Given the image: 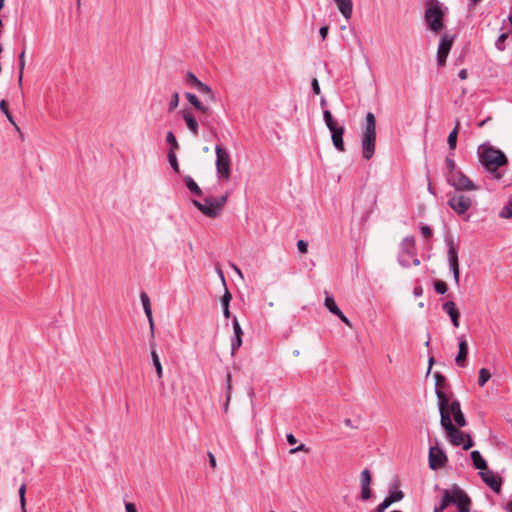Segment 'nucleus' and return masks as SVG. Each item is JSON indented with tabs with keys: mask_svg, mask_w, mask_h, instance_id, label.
<instances>
[{
	"mask_svg": "<svg viewBox=\"0 0 512 512\" xmlns=\"http://www.w3.org/2000/svg\"><path fill=\"white\" fill-rule=\"evenodd\" d=\"M459 125V122H457L455 128L448 135V145L451 150L456 148Z\"/></svg>",
	"mask_w": 512,
	"mask_h": 512,
	"instance_id": "30",
	"label": "nucleus"
},
{
	"mask_svg": "<svg viewBox=\"0 0 512 512\" xmlns=\"http://www.w3.org/2000/svg\"><path fill=\"white\" fill-rule=\"evenodd\" d=\"M230 381H231V375H230V374H228V376H227V387H228V389H230V388H231Z\"/></svg>",
	"mask_w": 512,
	"mask_h": 512,
	"instance_id": "63",
	"label": "nucleus"
},
{
	"mask_svg": "<svg viewBox=\"0 0 512 512\" xmlns=\"http://www.w3.org/2000/svg\"><path fill=\"white\" fill-rule=\"evenodd\" d=\"M413 257V264L418 266L420 260L416 257L415 238L413 236L405 237L400 243V253L398 256L399 264L402 267H409V258Z\"/></svg>",
	"mask_w": 512,
	"mask_h": 512,
	"instance_id": "9",
	"label": "nucleus"
},
{
	"mask_svg": "<svg viewBox=\"0 0 512 512\" xmlns=\"http://www.w3.org/2000/svg\"><path fill=\"white\" fill-rule=\"evenodd\" d=\"M435 378V393L438 400L439 412L444 410H451L454 422L458 427L466 426V419L462 413L460 403L456 400L450 401L445 392L446 380L440 373L434 374Z\"/></svg>",
	"mask_w": 512,
	"mask_h": 512,
	"instance_id": "1",
	"label": "nucleus"
},
{
	"mask_svg": "<svg viewBox=\"0 0 512 512\" xmlns=\"http://www.w3.org/2000/svg\"><path fill=\"white\" fill-rule=\"evenodd\" d=\"M179 104V93L174 92L171 96V100L169 102V112H172Z\"/></svg>",
	"mask_w": 512,
	"mask_h": 512,
	"instance_id": "42",
	"label": "nucleus"
},
{
	"mask_svg": "<svg viewBox=\"0 0 512 512\" xmlns=\"http://www.w3.org/2000/svg\"><path fill=\"white\" fill-rule=\"evenodd\" d=\"M297 248L301 254H306L308 251V243L304 240H299L297 242Z\"/></svg>",
	"mask_w": 512,
	"mask_h": 512,
	"instance_id": "46",
	"label": "nucleus"
},
{
	"mask_svg": "<svg viewBox=\"0 0 512 512\" xmlns=\"http://www.w3.org/2000/svg\"><path fill=\"white\" fill-rule=\"evenodd\" d=\"M344 18L350 19L353 12L352 0H333Z\"/></svg>",
	"mask_w": 512,
	"mask_h": 512,
	"instance_id": "24",
	"label": "nucleus"
},
{
	"mask_svg": "<svg viewBox=\"0 0 512 512\" xmlns=\"http://www.w3.org/2000/svg\"><path fill=\"white\" fill-rule=\"evenodd\" d=\"M420 231L422 236L425 238H429L432 236V229L427 225L421 226Z\"/></svg>",
	"mask_w": 512,
	"mask_h": 512,
	"instance_id": "47",
	"label": "nucleus"
},
{
	"mask_svg": "<svg viewBox=\"0 0 512 512\" xmlns=\"http://www.w3.org/2000/svg\"><path fill=\"white\" fill-rule=\"evenodd\" d=\"M444 11L439 2L431 3L425 11V22L429 29L438 33L443 28Z\"/></svg>",
	"mask_w": 512,
	"mask_h": 512,
	"instance_id": "8",
	"label": "nucleus"
},
{
	"mask_svg": "<svg viewBox=\"0 0 512 512\" xmlns=\"http://www.w3.org/2000/svg\"><path fill=\"white\" fill-rule=\"evenodd\" d=\"M446 165V173L445 179L446 182L452 186L456 191H477L479 190V185L472 181L458 165L456 162L450 158L446 157L445 159Z\"/></svg>",
	"mask_w": 512,
	"mask_h": 512,
	"instance_id": "2",
	"label": "nucleus"
},
{
	"mask_svg": "<svg viewBox=\"0 0 512 512\" xmlns=\"http://www.w3.org/2000/svg\"><path fill=\"white\" fill-rule=\"evenodd\" d=\"M433 363H434V358L433 357L429 358L427 374H429L431 372Z\"/></svg>",
	"mask_w": 512,
	"mask_h": 512,
	"instance_id": "60",
	"label": "nucleus"
},
{
	"mask_svg": "<svg viewBox=\"0 0 512 512\" xmlns=\"http://www.w3.org/2000/svg\"><path fill=\"white\" fill-rule=\"evenodd\" d=\"M323 118H324L327 128L331 132V140H332L333 146L339 152H344L345 151V145H344V141H343V134L345 131L344 127L340 126L336 123V121L334 120V118L329 110L323 111Z\"/></svg>",
	"mask_w": 512,
	"mask_h": 512,
	"instance_id": "7",
	"label": "nucleus"
},
{
	"mask_svg": "<svg viewBox=\"0 0 512 512\" xmlns=\"http://www.w3.org/2000/svg\"><path fill=\"white\" fill-rule=\"evenodd\" d=\"M414 294H415V296H420L422 294V289L421 288L415 289Z\"/></svg>",
	"mask_w": 512,
	"mask_h": 512,
	"instance_id": "62",
	"label": "nucleus"
},
{
	"mask_svg": "<svg viewBox=\"0 0 512 512\" xmlns=\"http://www.w3.org/2000/svg\"><path fill=\"white\" fill-rule=\"evenodd\" d=\"M208 458H209V464H210L211 468L216 469L217 462H216V458L212 452H208Z\"/></svg>",
	"mask_w": 512,
	"mask_h": 512,
	"instance_id": "51",
	"label": "nucleus"
},
{
	"mask_svg": "<svg viewBox=\"0 0 512 512\" xmlns=\"http://www.w3.org/2000/svg\"><path fill=\"white\" fill-rule=\"evenodd\" d=\"M312 89L315 94H320V86L317 79H313Z\"/></svg>",
	"mask_w": 512,
	"mask_h": 512,
	"instance_id": "53",
	"label": "nucleus"
},
{
	"mask_svg": "<svg viewBox=\"0 0 512 512\" xmlns=\"http://www.w3.org/2000/svg\"><path fill=\"white\" fill-rule=\"evenodd\" d=\"M454 418L451 410H444L440 412L441 426L444 428L449 442L453 446H461L464 450H468L473 446L471 437L460 431L454 424Z\"/></svg>",
	"mask_w": 512,
	"mask_h": 512,
	"instance_id": "4",
	"label": "nucleus"
},
{
	"mask_svg": "<svg viewBox=\"0 0 512 512\" xmlns=\"http://www.w3.org/2000/svg\"><path fill=\"white\" fill-rule=\"evenodd\" d=\"M506 511L507 512H512V499H511V502L507 504Z\"/></svg>",
	"mask_w": 512,
	"mask_h": 512,
	"instance_id": "61",
	"label": "nucleus"
},
{
	"mask_svg": "<svg viewBox=\"0 0 512 512\" xmlns=\"http://www.w3.org/2000/svg\"><path fill=\"white\" fill-rule=\"evenodd\" d=\"M482 480L495 492H499L501 488V479L492 471L484 470L480 472Z\"/></svg>",
	"mask_w": 512,
	"mask_h": 512,
	"instance_id": "19",
	"label": "nucleus"
},
{
	"mask_svg": "<svg viewBox=\"0 0 512 512\" xmlns=\"http://www.w3.org/2000/svg\"><path fill=\"white\" fill-rule=\"evenodd\" d=\"M376 143V119L373 113L368 112L366 115V124L363 129L361 148L362 156L366 160L373 157Z\"/></svg>",
	"mask_w": 512,
	"mask_h": 512,
	"instance_id": "6",
	"label": "nucleus"
},
{
	"mask_svg": "<svg viewBox=\"0 0 512 512\" xmlns=\"http://www.w3.org/2000/svg\"><path fill=\"white\" fill-rule=\"evenodd\" d=\"M458 76H459V78H460L461 80H465V79H467V77H468V72H467V70H466V69H462V70H460V72H459Z\"/></svg>",
	"mask_w": 512,
	"mask_h": 512,
	"instance_id": "57",
	"label": "nucleus"
},
{
	"mask_svg": "<svg viewBox=\"0 0 512 512\" xmlns=\"http://www.w3.org/2000/svg\"><path fill=\"white\" fill-rule=\"evenodd\" d=\"M168 160H169V163H170L173 171L175 173H179L180 172V168H179V164H178V161H177V158H176L175 151H172V150L168 151Z\"/></svg>",
	"mask_w": 512,
	"mask_h": 512,
	"instance_id": "36",
	"label": "nucleus"
},
{
	"mask_svg": "<svg viewBox=\"0 0 512 512\" xmlns=\"http://www.w3.org/2000/svg\"><path fill=\"white\" fill-rule=\"evenodd\" d=\"M507 38V35L506 34H502L499 36L497 42H496V45L499 49H501L500 47V44L503 43L505 41V39Z\"/></svg>",
	"mask_w": 512,
	"mask_h": 512,
	"instance_id": "58",
	"label": "nucleus"
},
{
	"mask_svg": "<svg viewBox=\"0 0 512 512\" xmlns=\"http://www.w3.org/2000/svg\"><path fill=\"white\" fill-rule=\"evenodd\" d=\"M453 40V37L448 34L441 36L437 50V63L439 66H443L446 63V59L451 50Z\"/></svg>",
	"mask_w": 512,
	"mask_h": 512,
	"instance_id": "12",
	"label": "nucleus"
},
{
	"mask_svg": "<svg viewBox=\"0 0 512 512\" xmlns=\"http://www.w3.org/2000/svg\"><path fill=\"white\" fill-rule=\"evenodd\" d=\"M447 460L444 452L437 446L429 449V467L433 470L441 468Z\"/></svg>",
	"mask_w": 512,
	"mask_h": 512,
	"instance_id": "14",
	"label": "nucleus"
},
{
	"mask_svg": "<svg viewBox=\"0 0 512 512\" xmlns=\"http://www.w3.org/2000/svg\"><path fill=\"white\" fill-rule=\"evenodd\" d=\"M458 339H459V349H458V353L455 358V363L459 367H465L466 366V357L468 354V344H467L466 339L463 336L459 337Z\"/></svg>",
	"mask_w": 512,
	"mask_h": 512,
	"instance_id": "20",
	"label": "nucleus"
},
{
	"mask_svg": "<svg viewBox=\"0 0 512 512\" xmlns=\"http://www.w3.org/2000/svg\"><path fill=\"white\" fill-rule=\"evenodd\" d=\"M19 499H20V506H21V511L22 512H27L26 511V497H25V494H26V484L23 483L20 488H19Z\"/></svg>",
	"mask_w": 512,
	"mask_h": 512,
	"instance_id": "38",
	"label": "nucleus"
},
{
	"mask_svg": "<svg viewBox=\"0 0 512 512\" xmlns=\"http://www.w3.org/2000/svg\"><path fill=\"white\" fill-rule=\"evenodd\" d=\"M498 168H493L492 170H486L490 175H491V178L495 179V180H500L502 178V174L500 172L497 171Z\"/></svg>",
	"mask_w": 512,
	"mask_h": 512,
	"instance_id": "50",
	"label": "nucleus"
},
{
	"mask_svg": "<svg viewBox=\"0 0 512 512\" xmlns=\"http://www.w3.org/2000/svg\"><path fill=\"white\" fill-rule=\"evenodd\" d=\"M199 93L204 96H207L209 99L214 100L215 95L212 89L205 83L201 82L200 85L196 88Z\"/></svg>",
	"mask_w": 512,
	"mask_h": 512,
	"instance_id": "32",
	"label": "nucleus"
},
{
	"mask_svg": "<svg viewBox=\"0 0 512 512\" xmlns=\"http://www.w3.org/2000/svg\"><path fill=\"white\" fill-rule=\"evenodd\" d=\"M184 182L186 184V187L195 195L197 196H201L202 195V190L200 189V187L198 186V184L190 177V176H185L184 178Z\"/></svg>",
	"mask_w": 512,
	"mask_h": 512,
	"instance_id": "27",
	"label": "nucleus"
},
{
	"mask_svg": "<svg viewBox=\"0 0 512 512\" xmlns=\"http://www.w3.org/2000/svg\"><path fill=\"white\" fill-rule=\"evenodd\" d=\"M223 315H224V317H225L226 319H229V318H230L231 314H230L229 307H225V308L223 309Z\"/></svg>",
	"mask_w": 512,
	"mask_h": 512,
	"instance_id": "59",
	"label": "nucleus"
},
{
	"mask_svg": "<svg viewBox=\"0 0 512 512\" xmlns=\"http://www.w3.org/2000/svg\"><path fill=\"white\" fill-rule=\"evenodd\" d=\"M181 115L187 125V128L191 131L193 135L197 136L199 133V123L191 109H183L181 111Z\"/></svg>",
	"mask_w": 512,
	"mask_h": 512,
	"instance_id": "18",
	"label": "nucleus"
},
{
	"mask_svg": "<svg viewBox=\"0 0 512 512\" xmlns=\"http://www.w3.org/2000/svg\"><path fill=\"white\" fill-rule=\"evenodd\" d=\"M201 81L191 71H188L185 76V84L193 88H197Z\"/></svg>",
	"mask_w": 512,
	"mask_h": 512,
	"instance_id": "31",
	"label": "nucleus"
},
{
	"mask_svg": "<svg viewBox=\"0 0 512 512\" xmlns=\"http://www.w3.org/2000/svg\"><path fill=\"white\" fill-rule=\"evenodd\" d=\"M297 452H308V448L305 446V444H300L299 446L290 449V454H295Z\"/></svg>",
	"mask_w": 512,
	"mask_h": 512,
	"instance_id": "49",
	"label": "nucleus"
},
{
	"mask_svg": "<svg viewBox=\"0 0 512 512\" xmlns=\"http://www.w3.org/2000/svg\"><path fill=\"white\" fill-rule=\"evenodd\" d=\"M185 97L191 103V105L201 114L208 115L210 113V108L208 106L203 105V103L198 99V97L195 94L191 92H186Z\"/></svg>",
	"mask_w": 512,
	"mask_h": 512,
	"instance_id": "23",
	"label": "nucleus"
},
{
	"mask_svg": "<svg viewBox=\"0 0 512 512\" xmlns=\"http://www.w3.org/2000/svg\"><path fill=\"white\" fill-rule=\"evenodd\" d=\"M212 111L210 110V113L208 115L202 114V116L199 118L200 123L202 126L206 127L209 130L213 129L212 122L209 120V116L211 115Z\"/></svg>",
	"mask_w": 512,
	"mask_h": 512,
	"instance_id": "41",
	"label": "nucleus"
},
{
	"mask_svg": "<svg viewBox=\"0 0 512 512\" xmlns=\"http://www.w3.org/2000/svg\"><path fill=\"white\" fill-rule=\"evenodd\" d=\"M0 110L5 114L6 118L8 119V121L14 125V127L19 130V127L17 126V124L15 123L14 119H13V116L11 115L10 111H9V108H8V103L6 100H1L0 101Z\"/></svg>",
	"mask_w": 512,
	"mask_h": 512,
	"instance_id": "28",
	"label": "nucleus"
},
{
	"mask_svg": "<svg viewBox=\"0 0 512 512\" xmlns=\"http://www.w3.org/2000/svg\"><path fill=\"white\" fill-rule=\"evenodd\" d=\"M324 306L334 315H336L346 326L352 328L351 321L343 314V312L336 305L333 296L326 294Z\"/></svg>",
	"mask_w": 512,
	"mask_h": 512,
	"instance_id": "15",
	"label": "nucleus"
},
{
	"mask_svg": "<svg viewBox=\"0 0 512 512\" xmlns=\"http://www.w3.org/2000/svg\"><path fill=\"white\" fill-rule=\"evenodd\" d=\"M233 328H234V337L232 339V352H234L235 350H237L241 344H242V329H241V326L237 320V318H234L233 320Z\"/></svg>",
	"mask_w": 512,
	"mask_h": 512,
	"instance_id": "25",
	"label": "nucleus"
},
{
	"mask_svg": "<svg viewBox=\"0 0 512 512\" xmlns=\"http://www.w3.org/2000/svg\"><path fill=\"white\" fill-rule=\"evenodd\" d=\"M403 492L402 491H394L387 496V498L392 501V504L394 502L400 501L403 498Z\"/></svg>",
	"mask_w": 512,
	"mask_h": 512,
	"instance_id": "44",
	"label": "nucleus"
},
{
	"mask_svg": "<svg viewBox=\"0 0 512 512\" xmlns=\"http://www.w3.org/2000/svg\"><path fill=\"white\" fill-rule=\"evenodd\" d=\"M24 68H25V50H23L19 55V75H18L19 85L22 84Z\"/></svg>",
	"mask_w": 512,
	"mask_h": 512,
	"instance_id": "39",
	"label": "nucleus"
},
{
	"mask_svg": "<svg viewBox=\"0 0 512 512\" xmlns=\"http://www.w3.org/2000/svg\"><path fill=\"white\" fill-rule=\"evenodd\" d=\"M227 198H228V196H227V194H225L217 199H213V205H214V208L216 209V211L218 212V215L220 214L224 205L226 204Z\"/></svg>",
	"mask_w": 512,
	"mask_h": 512,
	"instance_id": "37",
	"label": "nucleus"
},
{
	"mask_svg": "<svg viewBox=\"0 0 512 512\" xmlns=\"http://www.w3.org/2000/svg\"><path fill=\"white\" fill-rule=\"evenodd\" d=\"M217 273H218V276L220 277V279H221V281L223 283L224 288L227 287L226 286V281H225V276H224V273L221 270V268H217Z\"/></svg>",
	"mask_w": 512,
	"mask_h": 512,
	"instance_id": "56",
	"label": "nucleus"
},
{
	"mask_svg": "<svg viewBox=\"0 0 512 512\" xmlns=\"http://www.w3.org/2000/svg\"><path fill=\"white\" fill-rule=\"evenodd\" d=\"M232 299V295L231 293L229 292L228 288L225 287L224 288V294L222 295L221 297V305H222V308L224 309L225 307H229V304H230V301Z\"/></svg>",
	"mask_w": 512,
	"mask_h": 512,
	"instance_id": "40",
	"label": "nucleus"
},
{
	"mask_svg": "<svg viewBox=\"0 0 512 512\" xmlns=\"http://www.w3.org/2000/svg\"><path fill=\"white\" fill-rule=\"evenodd\" d=\"M140 299L143 305L144 312L149 321L150 327V338L155 339V331H154V320L152 316L151 302L149 296L145 292H141Z\"/></svg>",
	"mask_w": 512,
	"mask_h": 512,
	"instance_id": "17",
	"label": "nucleus"
},
{
	"mask_svg": "<svg viewBox=\"0 0 512 512\" xmlns=\"http://www.w3.org/2000/svg\"><path fill=\"white\" fill-rule=\"evenodd\" d=\"M371 480H372V477H371L370 471L367 470V469H364L361 472V476H360V485H361V487H370Z\"/></svg>",
	"mask_w": 512,
	"mask_h": 512,
	"instance_id": "34",
	"label": "nucleus"
},
{
	"mask_svg": "<svg viewBox=\"0 0 512 512\" xmlns=\"http://www.w3.org/2000/svg\"><path fill=\"white\" fill-rule=\"evenodd\" d=\"M480 164L485 170H492L507 164L508 159L506 155L494 146L484 143L477 149Z\"/></svg>",
	"mask_w": 512,
	"mask_h": 512,
	"instance_id": "5",
	"label": "nucleus"
},
{
	"mask_svg": "<svg viewBox=\"0 0 512 512\" xmlns=\"http://www.w3.org/2000/svg\"><path fill=\"white\" fill-rule=\"evenodd\" d=\"M166 141L170 146L169 150L175 151L179 148V144L177 139L172 131H168L166 135Z\"/></svg>",
	"mask_w": 512,
	"mask_h": 512,
	"instance_id": "35",
	"label": "nucleus"
},
{
	"mask_svg": "<svg viewBox=\"0 0 512 512\" xmlns=\"http://www.w3.org/2000/svg\"><path fill=\"white\" fill-rule=\"evenodd\" d=\"M126 512H137L136 506L134 503L126 502L125 503Z\"/></svg>",
	"mask_w": 512,
	"mask_h": 512,
	"instance_id": "52",
	"label": "nucleus"
},
{
	"mask_svg": "<svg viewBox=\"0 0 512 512\" xmlns=\"http://www.w3.org/2000/svg\"><path fill=\"white\" fill-rule=\"evenodd\" d=\"M192 203L206 216L210 218H216L218 216V212L214 208L213 199L205 198L204 203H201L198 200L193 199Z\"/></svg>",
	"mask_w": 512,
	"mask_h": 512,
	"instance_id": "16",
	"label": "nucleus"
},
{
	"mask_svg": "<svg viewBox=\"0 0 512 512\" xmlns=\"http://www.w3.org/2000/svg\"><path fill=\"white\" fill-rule=\"evenodd\" d=\"M371 497V489L370 487H361V498L363 500H368Z\"/></svg>",
	"mask_w": 512,
	"mask_h": 512,
	"instance_id": "48",
	"label": "nucleus"
},
{
	"mask_svg": "<svg viewBox=\"0 0 512 512\" xmlns=\"http://www.w3.org/2000/svg\"><path fill=\"white\" fill-rule=\"evenodd\" d=\"M447 254H448V262H449L450 270L453 274L455 284L459 285L460 272H459L458 251H457V247L454 245L453 242L449 243Z\"/></svg>",
	"mask_w": 512,
	"mask_h": 512,
	"instance_id": "13",
	"label": "nucleus"
},
{
	"mask_svg": "<svg viewBox=\"0 0 512 512\" xmlns=\"http://www.w3.org/2000/svg\"><path fill=\"white\" fill-rule=\"evenodd\" d=\"M499 217L503 219L512 218V196L509 198L507 204L501 208Z\"/></svg>",
	"mask_w": 512,
	"mask_h": 512,
	"instance_id": "29",
	"label": "nucleus"
},
{
	"mask_svg": "<svg viewBox=\"0 0 512 512\" xmlns=\"http://www.w3.org/2000/svg\"><path fill=\"white\" fill-rule=\"evenodd\" d=\"M392 505V501H390L387 497L377 506V512H384Z\"/></svg>",
	"mask_w": 512,
	"mask_h": 512,
	"instance_id": "45",
	"label": "nucleus"
},
{
	"mask_svg": "<svg viewBox=\"0 0 512 512\" xmlns=\"http://www.w3.org/2000/svg\"><path fill=\"white\" fill-rule=\"evenodd\" d=\"M233 268L241 277H243L242 273H241V270L239 268H237L235 265H233Z\"/></svg>",
	"mask_w": 512,
	"mask_h": 512,
	"instance_id": "64",
	"label": "nucleus"
},
{
	"mask_svg": "<svg viewBox=\"0 0 512 512\" xmlns=\"http://www.w3.org/2000/svg\"><path fill=\"white\" fill-rule=\"evenodd\" d=\"M150 347H151V359H152L153 365L155 367L157 377H158V379H162L163 368H162V364L160 362L159 356L156 352V343H155L154 339H152V338L150 339Z\"/></svg>",
	"mask_w": 512,
	"mask_h": 512,
	"instance_id": "22",
	"label": "nucleus"
},
{
	"mask_svg": "<svg viewBox=\"0 0 512 512\" xmlns=\"http://www.w3.org/2000/svg\"><path fill=\"white\" fill-rule=\"evenodd\" d=\"M216 152V168L219 177L228 180L230 178V158L227 151L220 145L215 147Z\"/></svg>",
	"mask_w": 512,
	"mask_h": 512,
	"instance_id": "11",
	"label": "nucleus"
},
{
	"mask_svg": "<svg viewBox=\"0 0 512 512\" xmlns=\"http://www.w3.org/2000/svg\"><path fill=\"white\" fill-rule=\"evenodd\" d=\"M434 288L438 294H445L447 291V285L444 281H436Z\"/></svg>",
	"mask_w": 512,
	"mask_h": 512,
	"instance_id": "43",
	"label": "nucleus"
},
{
	"mask_svg": "<svg viewBox=\"0 0 512 512\" xmlns=\"http://www.w3.org/2000/svg\"><path fill=\"white\" fill-rule=\"evenodd\" d=\"M471 459H472V462L474 464V466L481 470V471H484L487 469V463L486 461L483 459V457L481 456L480 452L477 451V450H474L471 452Z\"/></svg>",
	"mask_w": 512,
	"mask_h": 512,
	"instance_id": "26",
	"label": "nucleus"
},
{
	"mask_svg": "<svg viewBox=\"0 0 512 512\" xmlns=\"http://www.w3.org/2000/svg\"><path fill=\"white\" fill-rule=\"evenodd\" d=\"M449 505H455L459 512H470L471 501L468 495L457 485L442 490V497L434 512H443Z\"/></svg>",
	"mask_w": 512,
	"mask_h": 512,
	"instance_id": "3",
	"label": "nucleus"
},
{
	"mask_svg": "<svg viewBox=\"0 0 512 512\" xmlns=\"http://www.w3.org/2000/svg\"><path fill=\"white\" fill-rule=\"evenodd\" d=\"M490 378H491L490 371L486 368H481L479 370L478 385L480 387H483Z\"/></svg>",
	"mask_w": 512,
	"mask_h": 512,
	"instance_id": "33",
	"label": "nucleus"
},
{
	"mask_svg": "<svg viewBox=\"0 0 512 512\" xmlns=\"http://www.w3.org/2000/svg\"><path fill=\"white\" fill-rule=\"evenodd\" d=\"M286 439H287V442L290 444V445H295L297 443V439L296 437L293 435V434H287L286 436Z\"/></svg>",
	"mask_w": 512,
	"mask_h": 512,
	"instance_id": "55",
	"label": "nucleus"
},
{
	"mask_svg": "<svg viewBox=\"0 0 512 512\" xmlns=\"http://www.w3.org/2000/svg\"><path fill=\"white\" fill-rule=\"evenodd\" d=\"M319 33H320V36H321L322 40H325L326 37H327V34H328V27L327 26H322L319 29Z\"/></svg>",
	"mask_w": 512,
	"mask_h": 512,
	"instance_id": "54",
	"label": "nucleus"
},
{
	"mask_svg": "<svg viewBox=\"0 0 512 512\" xmlns=\"http://www.w3.org/2000/svg\"><path fill=\"white\" fill-rule=\"evenodd\" d=\"M443 310L449 315L455 328L459 327V311L453 301H447L443 304Z\"/></svg>",
	"mask_w": 512,
	"mask_h": 512,
	"instance_id": "21",
	"label": "nucleus"
},
{
	"mask_svg": "<svg viewBox=\"0 0 512 512\" xmlns=\"http://www.w3.org/2000/svg\"><path fill=\"white\" fill-rule=\"evenodd\" d=\"M448 206L459 216L466 214V212L473 206V199L464 194H452L448 199Z\"/></svg>",
	"mask_w": 512,
	"mask_h": 512,
	"instance_id": "10",
	"label": "nucleus"
}]
</instances>
